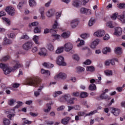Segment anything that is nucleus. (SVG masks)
I'll return each instance as SVG.
<instances>
[{"mask_svg":"<svg viewBox=\"0 0 125 125\" xmlns=\"http://www.w3.org/2000/svg\"><path fill=\"white\" fill-rule=\"evenodd\" d=\"M14 63L15 64V66L12 68L7 64L3 63L0 64V68L2 69L4 75H8V74H10L11 72H14V71H15V70H17L18 68H21V67L22 66V65L18 61H14Z\"/></svg>","mask_w":125,"mask_h":125,"instance_id":"1","label":"nucleus"},{"mask_svg":"<svg viewBox=\"0 0 125 125\" xmlns=\"http://www.w3.org/2000/svg\"><path fill=\"white\" fill-rule=\"evenodd\" d=\"M25 85H31L38 87L39 86V82L35 77H30L28 78L25 83Z\"/></svg>","mask_w":125,"mask_h":125,"instance_id":"2","label":"nucleus"},{"mask_svg":"<svg viewBox=\"0 0 125 125\" xmlns=\"http://www.w3.org/2000/svg\"><path fill=\"white\" fill-rule=\"evenodd\" d=\"M56 63L59 66H66V63L64 62V58L61 56L57 58Z\"/></svg>","mask_w":125,"mask_h":125,"instance_id":"3","label":"nucleus"},{"mask_svg":"<svg viewBox=\"0 0 125 125\" xmlns=\"http://www.w3.org/2000/svg\"><path fill=\"white\" fill-rule=\"evenodd\" d=\"M5 11H6L9 15H11V16H13L15 14V9L11 6L7 7L5 9Z\"/></svg>","mask_w":125,"mask_h":125,"instance_id":"4","label":"nucleus"},{"mask_svg":"<svg viewBox=\"0 0 125 125\" xmlns=\"http://www.w3.org/2000/svg\"><path fill=\"white\" fill-rule=\"evenodd\" d=\"M63 48L66 52H69L71 51V49H73V44L71 42L66 43L64 45Z\"/></svg>","mask_w":125,"mask_h":125,"instance_id":"5","label":"nucleus"},{"mask_svg":"<svg viewBox=\"0 0 125 125\" xmlns=\"http://www.w3.org/2000/svg\"><path fill=\"white\" fill-rule=\"evenodd\" d=\"M105 35V31L103 30H99L94 33V36L95 37H97V38H101Z\"/></svg>","mask_w":125,"mask_h":125,"instance_id":"6","label":"nucleus"},{"mask_svg":"<svg viewBox=\"0 0 125 125\" xmlns=\"http://www.w3.org/2000/svg\"><path fill=\"white\" fill-rule=\"evenodd\" d=\"M32 46H33V42H28L24 43L22 47L25 50H29V49H31Z\"/></svg>","mask_w":125,"mask_h":125,"instance_id":"7","label":"nucleus"},{"mask_svg":"<svg viewBox=\"0 0 125 125\" xmlns=\"http://www.w3.org/2000/svg\"><path fill=\"white\" fill-rule=\"evenodd\" d=\"M98 80L96 79L95 80L94 79H92L91 80H90V83H95L96 84H100L101 83V80H102V78H101V76L99 75L98 76Z\"/></svg>","mask_w":125,"mask_h":125,"instance_id":"8","label":"nucleus"},{"mask_svg":"<svg viewBox=\"0 0 125 125\" xmlns=\"http://www.w3.org/2000/svg\"><path fill=\"white\" fill-rule=\"evenodd\" d=\"M79 24V21L78 20V19H75L74 20H72L70 21V25L71 26V28L73 29L76 28L77 27V25Z\"/></svg>","mask_w":125,"mask_h":125,"instance_id":"9","label":"nucleus"},{"mask_svg":"<svg viewBox=\"0 0 125 125\" xmlns=\"http://www.w3.org/2000/svg\"><path fill=\"white\" fill-rule=\"evenodd\" d=\"M67 75L64 73L61 72L58 75L55 76V80H58V79H66Z\"/></svg>","mask_w":125,"mask_h":125,"instance_id":"10","label":"nucleus"},{"mask_svg":"<svg viewBox=\"0 0 125 125\" xmlns=\"http://www.w3.org/2000/svg\"><path fill=\"white\" fill-rule=\"evenodd\" d=\"M122 33H123L122 28L120 27H116L114 35L115 36H121V35H122Z\"/></svg>","mask_w":125,"mask_h":125,"instance_id":"11","label":"nucleus"},{"mask_svg":"<svg viewBox=\"0 0 125 125\" xmlns=\"http://www.w3.org/2000/svg\"><path fill=\"white\" fill-rule=\"evenodd\" d=\"M47 51L46 50V49L45 48H41L40 49V51L39 53V55H41V56H46L47 53Z\"/></svg>","mask_w":125,"mask_h":125,"instance_id":"12","label":"nucleus"},{"mask_svg":"<svg viewBox=\"0 0 125 125\" xmlns=\"http://www.w3.org/2000/svg\"><path fill=\"white\" fill-rule=\"evenodd\" d=\"M105 92H104L100 96L101 99H108V100H110L111 99V98H109L108 97V95H105L106 92H108V89H105L104 90Z\"/></svg>","mask_w":125,"mask_h":125,"instance_id":"13","label":"nucleus"},{"mask_svg":"<svg viewBox=\"0 0 125 125\" xmlns=\"http://www.w3.org/2000/svg\"><path fill=\"white\" fill-rule=\"evenodd\" d=\"M100 41L99 39H96L90 45L91 48L94 49L96 47V45H98Z\"/></svg>","mask_w":125,"mask_h":125,"instance_id":"14","label":"nucleus"},{"mask_svg":"<svg viewBox=\"0 0 125 125\" xmlns=\"http://www.w3.org/2000/svg\"><path fill=\"white\" fill-rule=\"evenodd\" d=\"M111 113L113 114L114 116H119L120 113H121V110L118 108H112Z\"/></svg>","mask_w":125,"mask_h":125,"instance_id":"15","label":"nucleus"},{"mask_svg":"<svg viewBox=\"0 0 125 125\" xmlns=\"http://www.w3.org/2000/svg\"><path fill=\"white\" fill-rule=\"evenodd\" d=\"M118 18L122 23H125V11L123 12L121 15L118 16Z\"/></svg>","mask_w":125,"mask_h":125,"instance_id":"16","label":"nucleus"},{"mask_svg":"<svg viewBox=\"0 0 125 125\" xmlns=\"http://www.w3.org/2000/svg\"><path fill=\"white\" fill-rule=\"evenodd\" d=\"M70 98V95H65L64 96L61 97L60 99V101L61 102H64V101H67L68 102Z\"/></svg>","mask_w":125,"mask_h":125,"instance_id":"17","label":"nucleus"},{"mask_svg":"<svg viewBox=\"0 0 125 125\" xmlns=\"http://www.w3.org/2000/svg\"><path fill=\"white\" fill-rule=\"evenodd\" d=\"M39 11L41 15V19H42V20H44V19H45V16H44V8L41 7L39 9Z\"/></svg>","mask_w":125,"mask_h":125,"instance_id":"18","label":"nucleus"},{"mask_svg":"<svg viewBox=\"0 0 125 125\" xmlns=\"http://www.w3.org/2000/svg\"><path fill=\"white\" fill-rule=\"evenodd\" d=\"M70 117H66L62 120L61 123L62 125H68L69 121H70Z\"/></svg>","mask_w":125,"mask_h":125,"instance_id":"19","label":"nucleus"},{"mask_svg":"<svg viewBox=\"0 0 125 125\" xmlns=\"http://www.w3.org/2000/svg\"><path fill=\"white\" fill-rule=\"evenodd\" d=\"M41 73L44 75H46L48 77H49L50 76V71H49L48 70H44V69H41Z\"/></svg>","mask_w":125,"mask_h":125,"instance_id":"20","label":"nucleus"},{"mask_svg":"<svg viewBox=\"0 0 125 125\" xmlns=\"http://www.w3.org/2000/svg\"><path fill=\"white\" fill-rule=\"evenodd\" d=\"M108 52H111V48L109 47H105L103 49V53L104 54H107Z\"/></svg>","mask_w":125,"mask_h":125,"instance_id":"21","label":"nucleus"},{"mask_svg":"<svg viewBox=\"0 0 125 125\" xmlns=\"http://www.w3.org/2000/svg\"><path fill=\"white\" fill-rule=\"evenodd\" d=\"M95 22H96L95 19H94L93 18H91L89 21L88 25L89 27H91V26H93V25H94V24H95Z\"/></svg>","mask_w":125,"mask_h":125,"instance_id":"22","label":"nucleus"},{"mask_svg":"<svg viewBox=\"0 0 125 125\" xmlns=\"http://www.w3.org/2000/svg\"><path fill=\"white\" fill-rule=\"evenodd\" d=\"M17 105L14 107V108L13 109V111L14 112L15 111V109L20 108L22 105H23V103L22 102H17Z\"/></svg>","mask_w":125,"mask_h":125,"instance_id":"23","label":"nucleus"},{"mask_svg":"<svg viewBox=\"0 0 125 125\" xmlns=\"http://www.w3.org/2000/svg\"><path fill=\"white\" fill-rule=\"evenodd\" d=\"M86 70L87 72H94L95 68L93 66H88L86 67Z\"/></svg>","mask_w":125,"mask_h":125,"instance_id":"24","label":"nucleus"},{"mask_svg":"<svg viewBox=\"0 0 125 125\" xmlns=\"http://www.w3.org/2000/svg\"><path fill=\"white\" fill-rule=\"evenodd\" d=\"M54 14V12H53V10L50 9L46 13V16H47V17H52V16H53Z\"/></svg>","mask_w":125,"mask_h":125,"instance_id":"25","label":"nucleus"},{"mask_svg":"<svg viewBox=\"0 0 125 125\" xmlns=\"http://www.w3.org/2000/svg\"><path fill=\"white\" fill-rule=\"evenodd\" d=\"M62 37L63 38V39H67L68 37H70V32H63L62 34Z\"/></svg>","mask_w":125,"mask_h":125,"instance_id":"26","label":"nucleus"},{"mask_svg":"<svg viewBox=\"0 0 125 125\" xmlns=\"http://www.w3.org/2000/svg\"><path fill=\"white\" fill-rule=\"evenodd\" d=\"M104 73L106 76L110 77V76H112L113 75V71L111 70H106L104 71Z\"/></svg>","mask_w":125,"mask_h":125,"instance_id":"27","label":"nucleus"},{"mask_svg":"<svg viewBox=\"0 0 125 125\" xmlns=\"http://www.w3.org/2000/svg\"><path fill=\"white\" fill-rule=\"evenodd\" d=\"M62 93V92L61 91H55L53 93V96L55 98L56 97H58V96H59V95H61Z\"/></svg>","mask_w":125,"mask_h":125,"instance_id":"28","label":"nucleus"},{"mask_svg":"<svg viewBox=\"0 0 125 125\" xmlns=\"http://www.w3.org/2000/svg\"><path fill=\"white\" fill-rule=\"evenodd\" d=\"M63 49H64V47H58V49L56 50V54H59L60 53H62V52H63Z\"/></svg>","mask_w":125,"mask_h":125,"instance_id":"29","label":"nucleus"},{"mask_svg":"<svg viewBox=\"0 0 125 125\" xmlns=\"http://www.w3.org/2000/svg\"><path fill=\"white\" fill-rule=\"evenodd\" d=\"M80 42V43L77 45L78 47H80V46H82V45H83L84 44V41L81 40L80 38H78L77 42Z\"/></svg>","mask_w":125,"mask_h":125,"instance_id":"30","label":"nucleus"},{"mask_svg":"<svg viewBox=\"0 0 125 125\" xmlns=\"http://www.w3.org/2000/svg\"><path fill=\"white\" fill-rule=\"evenodd\" d=\"M29 3L30 6L31 7H33V6H36L37 5V2H36V1L35 0H30L29 1Z\"/></svg>","mask_w":125,"mask_h":125,"instance_id":"31","label":"nucleus"},{"mask_svg":"<svg viewBox=\"0 0 125 125\" xmlns=\"http://www.w3.org/2000/svg\"><path fill=\"white\" fill-rule=\"evenodd\" d=\"M51 104H46V106L47 107V109H44V112L45 113H48L49 111L51 109V106H50Z\"/></svg>","mask_w":125,"mask_h":125,"instance_id":"32","label":"nucleus"},{"mask_svg":"<svg viewBox=\"0 0 125 125\" xmlns=\"http://www.w3.org/2000/svg\"><path fill=\"white\" fill-rule=\"evenodd\" d=\"M115 52L116 54H122V48L120 47L115 48Z\"/></svg>","mask_w":125,"mask_h":125,"instance_id":"33","label":"nucleus"},{"mask_svg":"<svg viewBox=\"0 0 125 125\" xmlns=\"http://www.w3.org/2000/svg\"><path fill=\"white\" fill-rule=\"evenodd\" d=\"M88 96V93L85 92H81L80 94L81 98H85V97H87Z\"/></svg>","mask_w":125,"mask_h":125,"instance_id":"34","label":"nucleus"},{"mask_svg":"<svg viewBox=\"0 0 125 125\" xmlns=\"http://www.w3.org/2000/svg\"><path fill=\"white\" fill-rule=\"evenodd\" d=\"M117 7L120 9H125V3H118V4H117Z\"/></svg>","mask_w":125,"mask_h":125,"instance_id":"35","label":"nucleus"},{"mask_svg":"<svg viewBox=\"0 0 125 125\" xmlns=\"http://www.w3.org/2000/svg\"><path fill=\"white\" fill-rule=\"evenodd\" d=\"M39 37L38 36L35 35L33 38V40L34 41L35 43H36V44H39Z\"/></svg>","mask_w":125,"mask_h":125,"instance_id":"36","label":"nucleus"},{"mask_svg":"<svg viewBox=\"0 0 125 125\" xmlns=\"http://www.w3.org/2000/svg\"><path fill=\"white\" fill-rule=\"evenodd\" d=\"M74 100H77V98H70L68 101V103L70 104V105H73V104H75V102H74Z\"/></svg>","mask_w":125,"mask_h":125,"instance_id":"37","label":"nucleus"},{"mask_svg":"<svg viewBox=\"0 0 125 125\" xmlns=\"http://www.w3.org/2000/svg\"><path fill=\"white\" fill-rule=\"evenodd\" d=\"M47 49L49 51H54V47L51 43L47 45Z\"/></svg>","mask_w":125,"mask_h":125,"instance_id":"38","label":"nucleus"},{"mask_svg":"<svg viewBox=\"0 0 125 125\" xmlns=\"http://www.w3.org/2000/svg\"><path fill=\"white\" fill-rule=\"evenodd\" d=\"M89 88L90 90H96V85L95 84H91L89 85Z\"/></svg>","mask_w":125,"mask_h":125,"instance_id":"39","label":"nucleus"},{"mask_svg":"<svg viewBox=\"0 0 125 125\" xmlns=\"http://www.w3.org/2000/svg\"><path fill=\"white\" fill-rule=\"evenodd\" d=\"M12 43L11 41L7 39V38L4 39V44H10Z\"/></svg>","mask_w":125,"mask_h":125,"instance_id":"40","label":"nucleus"},{"mask_svg":"<svg viewBox=\"0 0 125 125\" xmlns=\"http://www.w3.org/2000/svg\"><path fill=\"white\" fill-rule=\"evenodd\" d=\"M81 37L82 38V39H84V40H85L86 39H87V38H89V34L84 33L81 35Z\"/></svg>","mask_w":125,"mask_h":125,"instance_id":"41","label":"nucleus"},{"mask_svg":"<svg viewBox=\"0 0 125 125\" xmlns=\"http://www.w3.org/2000/svg\"><path fill=\"white\" fill-rule=\"evenodd\" d=\"M72 5L75 7H78L79 5H80V1L78 0H74L72 2Z\"/></svg>","mask_w":125,"mask_h":125,"instance_id":"42","label":"nucleus"},{"mask_svg":"<svg viewBox=\"0 0 125 125\" xmlns=\"http://www.w3.org/2000/svg\"><path fill=\"white\" fill-rule=\"evenodd\" d=\"M15 102H16V100L11 99L9 100L8 104L9 105H10V106H13V105L14 104V103H15Z\"/></svg>","mask_w":125,"mask_h":125,"instance_id":"43","label":"nucleus"},{"mask_svg":"<svg viewBox=\"0 0 125 125\" xmlns=\"http://www.w3.org/2000/svg\"><path fill=\"white\" fill-rule=\"evenodd\" d=\"M4 125H10V121L9 120L4 118L3 122Z\"/></svg>","mask_w":125,"mask_h":125,"instance_id":"44","label":"nucleus"},{"mask_svg":"<svg viewBox=\"0 0 125 125\" xmlns=\"http://www.w3.org/2000/svg\"><path fill=\"white\" fill-rule=\"evenodd\" d=\"M106 26L108 28H114V25H113V22L111 21H109L106 22Z\"/></svg>","mask_w":125,"mask_h":125,"instance_id":"45","label":"nucleus"},{"mask_svg":"<svg viewBox=\"0 0 125 125\" xmlns=\"http://www.w3.org/2000/svg\"><path fill=\"white\" fill-rule=\"evenodd\" d=\"M60 24L58 23V22L57 21V20H55L54 21V24L53 25V29H56L57 27H59Z\"/></svg>","mask_w":125,"mask_h":125,"instance_id":"46","label":"nucleus"},{"mask_svg":"<svg viewBox=\"0 0 125 125\" xmlns=\"http://www.w3.org/2000/svg\"><path fill=\"white\" fill-rule=\"evenodd\" d=\"M86 9L87 8H80V13H81L82 14H85L86 13Z\"/></svg>","mask_w":125,"mask_h":125,"instance_id":"47","label":"nucleus"},{"mask_svg":"<svg viewBox=\"0 0 125 125\" xmlns=\"http://www.w3.org/2000/svg\"><path fill=\"white\" fill-rule=\"evenodd\" d=\"M97 111L96 110L91 111L90 112L86 114L85 117H87V116H92V115H94V114H95V113H97Z\"/></svg>","mask_w":125,"mask_h":125,"instance_id":"48","label":"nucleus"},{"mask_svg":"<svg viewBox=\"0 0 125 125\" xmlns=\"http://www.w3.org/2000/svg\"><path fill=\"white\" fill-rule=\"evenodd\" d=\"M77 70L78 72H84L85 69L81 66H78L77 67Z\"/></svg>","mask_w":125,"mask_h":125,"instance_id":"49","label":"nucleus"},{"mask_svg":"<svg viewBox=\"0 0 125 125\" xmlns=\"http://www.w3.org/2000/svg\"><path fill=\"white\" fill-rule=\"evenodd\" d=\"M38 25H39V22L35 21L29 24V27H35L38 26Z\"/></svg>","mask_w":125,"mask_h":125,"instance_id":"50","label":"nucleus"},{"mask_svg":"<svg viewBox=\"0 0 125 125\" xmlns=\"http://www.w3.org/2000/svg\"><path fill=\"white\" fill-rule=\"evenodd\" d=\"M9 58H10L9 56H6L3 57L0 60V61H2V62L7 61V60H8V59H9Z\"/></svg>","mask_w":125,"mask_h":125,"instance_id":"51","label":"nucleus"},{"mask_svg":"<svg viewBox=\"0 0 125 125\" xmlns=\"http://www.w3.org/2000/svg\"><path fill=\"white\" fill-rule=\"evenodd\" d=\"M110 61V64H111V65H112V66H114L115 65V61L116 62H119L118 59H114L111 60Z\"/></svg>","mask_w":125,"mask_h":125,"instance_id":"52","label":"nucleus"},{"mask_svg":"<svg viewBox=\"0 0 125 125\" xmlns=\"http://www.w3.org/2000/svg\"><path fill=\"white\" fill-rule=\"evenodd\" d=\"M83 64H84V65H90V64H91V61L88 59L84 62Z\"/></svg>","mask_w":125,"mask_h":125,"instance_id":"53","label":"nucleus"},{"mask_svg":"<svg viewBox=\"0 0 125 125\" xmlns=\"http://www.w3.org/2000/svg\"><path fill=\"white\" fill-rule=\"evenodd\" d=\"M24 3H26L25 2H20L19 4L17 5V8L18 9H22V7L23 6V4Z\"/></svg>","mask_w":125,"mask_h":125,"instance_id":"54","label":"nucleus"},{"mask_svg":"<svg viewBox=\"0 0 125 125\" xmlns=\"http://www.w3.org/2000/svg\"><path fill=\"white\" fill-rule=\"evenodd\" d=\"M22 120H24V123L25 125H31L32 124V121H29V120H26V118H23Z\"/></svg>","mask_w":125,"mask_h":125,"instance_id":"55","label":"nucleus"},{"mask_svg":"<svg viewBox=\"0 0 125 125\" xmlns=\"http://www.w3.org/2000/svg\"><path fill=\"white\" fill-rule=\"evenodd\" d=\"M41 94V91H39V90L34 91V96L35 97H38V96H40V95Z\"/></svg>","mask_w":125,"mask_h":125,"instance_id":"56","label":"nucleus"},{"mask_svg":"<svg viewBox=\"0 0 125 125\" xmlns=\"http://www.w3.org/2000/svg\"><path fill=\"white\" fill-rule=\"evenodd\" d=\"M34 32L35 34L41 33V29L39 28L38 27H36L34 28Z\"/></svg>","mask_w":125,"mask_h":125,"instance_id":"57","label":"nucleus"},{"mask_svg":"<svg viewBox=\"0 0 125 125\" xmlns=\"http://www.w3.org/2000/svg\"><path fill=\"white\" fill-rule=\"evenodd\" d=\"M73 59L74 60H76V61H79V60H80V57H79V56L77 54L73 55Z\"/></svg>","mask_w":125,"mask_h":125,"instance_id":"58","label":"nucleus"},{"mask_svg":"<svg viewBox=\"0 0 125 125\" xmlns=\"http://www.w3.org/2000/svg\"><path fill=\"white\" fill-rule=\"evenodd\" d=\"M117 17H118V13H115L112 16L111 18L113 20H116V19H117Z\"/></svg>","mask_w":125,"mask_h":125,"instance_id":"59","label":"nucleus"},{"mask_svg":"<svg viewBox=\"0 0 125 125\" xmlns=\"http://www.w3.org/2000/svg\"><path fill=\"white\" fill-rule=\"evenodd\" d=\"M60 37V36L58 35H56V34L52 35V38H53V39H54V41H55V40H58V39H59Z\"/></svg>","mask_w":125,"mask_h":125,"instance_id":"60","label":"nucleus"},{"mask_svg":"<svg viewBox=\"0 0 125 125\" xmlns=\"http://www.w3.org/2000/svg\"><path fill=\"white\" fill-rule=\"evenodd\" d=\"M73 107H74V110L76 111H79L81 110V106L79 105H74L73 106Z\"/></svg>","mask_w":125,"mask_h":125,"instance_id":"61","label":"nucleus"},{"mask_svg":"<svg viewBox=\"0 0 125 125\" xmlns=\"http://www.w3.org/2000/svg\"><path fill=\"white\" fill-rule=\"evenodd\" d=\"M61 17V12H57L56 14V18L57 20Z\"/></svg>","mask_w":125,"mask_h":125,"instance_id":"62","label":"nucleus"},{"mask_svg":"<svg viewBox=\"0 0 125 125\" xmlns=\"http://www.w3.org/2000/svg\"><path fill=\"white\" fill-rule=\"evenodd\" d=\"M103 39L104 41H108L110 39V36H109V34H105Z\"/></svg>","mask_w":125,"mask_h":125,"instance_id":"63","label":"nucleus"},{"mask_svg":"<svg viewBox=\"0 0 125 125\" xmlns=\"http://www.w3.org/2000/svg\"><path fill=\"white\" fill-rule=\"evenodd\" d=\"M87 15H90L92 14L91 10L89 9H86V14Z\"/></svg>","mask_w":125,"mask_h":125,"instance_id":"64","label":"nucleus"}]
</instances>
